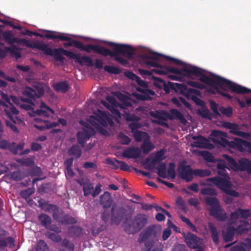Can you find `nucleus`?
Masks as SVG:
<instances>
[{
  "label": "nucleus",
  "mask_w": 251,
  "mask_h": 251,
  "mask_svg": "<svg viewBox=\"0 0 251 251\" xmlns=\"http://www.w3.org/2000/svg\"><path fill=\"white\" fill-rule=\"evenodd\" d=\"M117 47L121 49V51H117L115 54L116 55L113 56V57H114L115 60L120 63L121 65L126 66L128 65V61L126 59L120 57L119 55L122 54L124 56L130 58L133 55V50L131 46L122 44H119Z\"/></svg>",
  "instance_id": "obj_12"
},
{
  "label": "nucleus",
  "mask_w": 251,
  "mask_h": 251,
  "mask_svg": "<svg viewBox=\"0 0 251 251\" xmlns=\"http://www.w3.org/2000/svg\"><path fill=\"white\" fill-rule=\"evenodd\" d=\"M118 164L119 165L120 168L121 170L127 172H131V170L133 169V167L130 166L126 164L125 162L120 161L118 162Z\"/></svg>",
  "instance_id": "obj_59"
},
{
  "label": "nucleus",
  "mask_w": 251,
  "mask_h": 251,
  "mask_svg": "<svg viewBox=\"0 0 251 251\" xmlns=\"http://www.w3.org/2000/svg\"><path fill=\"white\" fill-rule=\"evenodd\" d=\"M139 74L146 78V76H148L149 79H151L152 78V73L155 72L159 75H165L166 72L164 70L159 69H153L151 71H149L144 69H139Z\"/></svg>",
  "instance_id": "obj_28"
},
{
  "label": "nucleus",
  "mask_w": 251,
  "mask_h": 251,
  "mask_svg": "<svg viewBox=\"0 0 251 251\" xmlns=\"http://www.w3.org/2000/svg\"><path fill=\"white\" fill-rule=\"evenodd\" d=\"M219 110L223 114L226 116L227 117H231L233 113L232 108L231 107H221L219 108Z\"/></svg>",
  "instance_id": "obj_58"
},
{
  "label": "nucleus",
  "mask_w": 251,
  "mask_h": 251,
  "mask_svg": "<svg viewBox=\"0 0 251 251\" xmlns=\"http://www.w3.org/2000/svg\"><path fill=\"white\" fill-rule=\"evenodd\" d=\"M151 79L153 80V85L157 88L162 89L165 84V82L164 80L159 77L152 76Z\"/></svg>",
  "instance_id": "obj_50"
},
{
  "label": "nucleus",
  "mask_w": 251,
  "mask_h": 251,
  "mask_svg": "<svg viewBox=\"0 0 251 251\" xmlns=\"http://www.w3.org/2000/svg\"><path fill=\"white\" fill-rule=\"evenodd\" d=\"M54 88L57 91L65 93L69 90V87L67 81H62L55 84Z\"/></svg>",
  "instance_id": "obj_41"
},
{
  "label": "nucleus",
  "mask_w": 251,
  "mask_h": 251,
  "mask_svg": "<svg viewBox=\"0 0 251 251\" xmlns=\"http://www.w3.org/2000/svg\"><path fill=\"white\" fill-rule=\"evenodd\" d=\"M156 169L157 170V174L159 176L163 178L167 177V175H166V165L165 163H160Z\"/></svg>",
  "instance_id": "obj_40"
},
{
  "label": "nucleus",
  "mask_w": 251,
  "mask_h": 251,
  "mask_svg": "<svg viewBox=\"0 0 251 251\" xmlns=\"http://www.w3.org/2000/svg\"><path fill=\"white\" fill-rule=\"evenodd\" d=\"M9 246L12 248L14 247V239L11 236L3 240L0 239V247Z\"/></svg>",
  "instance_id": "obj_44"
},
{
  "label": "nucleus",
  "mask_w": 251,
  "mask_h": 251,
  "mask_svg": "<svg viewBox=\"0 0 251 251\" xmlns=\"http://www.w3.org/2000/svg\"><path fill=\"white\" fill-rule=\"evenodd\" d=\"M178 172L181 178L186 182L191 181L194 178L193 170L190 165L180 164L178 168Z\"/></svg>",
  "instance_id": "obj_17"
},
{
  "label": "nucleus",
  "mask_w": 251,
  "mask_h": 251,
  "mask_svg": "<svg viewBox=\"0 0 251 251\" xmlns=\"http://www.w3.org/2000/svg\"><path fill=\"white\" fill-rule=\"evenodd\" d=\"M40 207L46 212L52 213L53 219L56 217L57 212L59 211L58 207L54 204H49L45 201H42L41 200L39 201Z\"/></svg>",
  "instance_id": "obj_24"
},
{
  "label": "nucleus",
  "mask_w": 251,
  "mask_h": 251,
  "mask_svg": "<svg viewBox=\"0 0 251 251\" xmlns=\"http://www.w3.org/2000/svg\"><path fill=\"white\" fill-rule=\"evenodd\" d=\"M194 175L200 177H205L209 176L211 174L210 171L207 169L202 170L197 169L193 170Z\"/></svg>",
  "instance_id": "obj_46"
},
{
  "label": "nucleus",
  "mask_w": 251,
  "mask_h": 251,
  "mask_svg": "<svg viewBox=\"0 0 251 251\" xmlns=\"http://www.w3.org/2000/svg\"><path fill=\"white\" fill-rule=\"evenodd\" d=\"M85 127L79 131L76 134L77 142L82 148L85 147V143L91 136L95 134V130L88 124H86Z\"/></svg>",
  "instance_id": "obj_14"
},
{
  "label": "nucleus",
  "mask_w": 251,
  "mask_h": 251,
  "mask_svg": "<svg viewBox=\"0 0 251 251\" xmlns=\"http://www.w3.org/2000/svg\"><path fill=\"white\" fill-rule=\"evenodd\" d=\"M161 230L160 226L153 225L147 227L140 235H159Z\"/></svg>",
  "instance_id": "obj_26"
},
{
  "label": "nucleus",
  "mask_w": 251,
  "mask_h": 251,
  "mask_svg": "<svg viewBox=\"0 0 251 251\" xmlns=\"http://www.w3.org/2000/svg\"><path fill=\"white\" fill-rule=\"evenodd\" d=\"M217 173L224 177L216 176L207 179V181H211L218 188L225 191L226 188L230 187V183L228 179L229 178L227 170L230 171L229 168L226 165V162L222 159L218 161L217 164Z\"/></svg>",
  "instance_id": "obj_5"
},
{
  "label": "nucleus",
  "mask_w": 251,
  "mask_h": 251,
  "mask_svg": "<svg viewBox=\"0 0 251 251\" xmlns=\"http://www.w3.org/2000/svg\"><path fill=\"white\" fill-rule=\"evenodd\" d=\"M70 234L74 233L73 235H81L82 233V229L77 226H72L69 229Z\"/></svg>",
  "instance_id": "obj_56"
},
{
  "label": "nucleus",
  "mask_w": 251,
  "mask_h": 251,
  "mask_svg": "<svg viewBox=\"0 0 251 251\" xmlns=\"http://www.w3.org/2000/svg\"><path fill=\"white\" fill-rule=\"evenodd\" d=\"M22 45H24L28 48L32 49H36L42 51L44 54L51 56H53L54 59L60 63H64L65 58L61 54L60 48L58 49H52L50 48L48 45L39 41L30 43L29 41L22 39Z\"/></svg>",
  "instance_id": "obj_4"
},
{
  "label": "nucleus",
  "mask_w": 251,
  "mask_h": 251,
  "mask_svg": "<svg viewBox=\"0 0 251 251\" xmlns=\"http://www.w3.org/2000/svg\"><path fill=\"white\" fill-rule=\"evenodd\" d=\"M55 36L57 37V38H56V39H59L61 41H69V42L68 43H64L63 45L65 47L73 46V41H74V40L72 39L69 37L65 35V34L56 32Z\"/></svg>",
  "instance_id": "obj_33"
},
{
  "label": "nucleus",
  "mask_w": 251,
  "mask_h": 251,
  "mask_svg": "<svg viewBox=\"0 0 251 251\" xmlns=\"http://www.w3.org/2000/svg\"><path fill=\"white\" fill-rule=\"evenodd\" d=\"M148 218L144 214H138L131 222L125 226L126 232L129 234H133L141 230L147 224Z\"/></svg>",
  "instance_id": "obj_9"
},
{
  "label": "nucleus",
  "mask_w": 251,
  "mask_h": 251,
  "mask_svg": "<svg viewBox=\"0 0 251 251\" xmlns=\"http://www.w3.org/2000/svg\"><path fill=\"white\" fill-rule=\"evenodd\" d=\"M164 154V151L163 150H160L158 151L156 153L154 158L152 159L151 161V164L153 165H155L157 164L160 163L164 159L163 157Z\"/></svg>",
  "instance_id": "obj_42"
},
{
  "label": "nucleus",
  "mask_w": 251,
  "mask_h": 251,
  "mask_svg": "<svg viewBox=\"0 0 251 251\" xmlns=\"http://www.w3.org/2000/svg\"><path fill=\"white\" fill-rule=\"evenodd\" d=\"M36 249L37 251H48L49 250L47 244L42 240L38 242Z\"/></svg>",
  "instance_id": "obj_55"
},
{
  "label": "nucleus",
  "mask_w": 251,
  "mask_h": 251,
  "mask_svg": "<svg viewBox=\"0 0 251 251\" xmlns=\"http://www.w3.org/2000/svg\"><path fill=\"white\" fill-rule=\"evenodd\" d=\"M38 220L41 225L45 228L51 224V218L46 214H40L38 216Z\"/></svg>",
  "instance_id": "obj_31"
},
{
  "label": "nucleus",
  "mask_w": 251,
  "mask_h": 251,
  "mask_svg": "<svg viewBox=\"0 0 251 251\" xmlns=\"http://www.w3.org/2000/svg\"><path fill=\"white\" fill-rule=\"evenodd\" d=\"M113 201L110 194L108 192H105L100 197V204L104 208H109Z\"/></svg>",
  "instance_id": "obj_27"
},
{
  "label": "nucleus",
  "mask_w": 251,
  "mask_h": 251,
  "mask_svg": "<svg viewBox=\"0 0 251 251\" xmlns=\"http://www.w3.org/2000/svg\"><path fill=\"white\" fill-rule=\"evenodd\" d=\"M141 148L143 153L148 154L154 148V146L150 142V140H145L144 141Z\"/></svg>",
  "instance_id": "obj_36"
},
{
  "label": "nucleus",
  "mask_w": 251,
  "mask_h": 251,
  "mask_svg": "<svg viewBox=\"0 0 251 251\" xmlns=\"http://www.w3.org/2000/svg\"><path fill=\"white\" fill-rule=\"evenodd\" d=\"M141 126V124L137 122H132L128 125L129 128L131 129V133L133 134L134 132L137 131V129Z\"/></svg>",
  "instance_id": "obj_64"
},
{
  "label": "nucleus",
  "mask_w": 251,
  "mask_h": 251,
  "mask_svg": "<svg viewBox=\"0 0 251 251\" xmlns=\"http://www.w3.org/2000/svg\"><path fill=\"white\" fill-rule=\"evenodd\" d=\"M54 219L56 221L64 225L73 224L76 223V220L69 214L64 213L61 211L57 212L56 217Z\"/></svg>",
  "instance_id": "obj_20"
},
{
  "label": "nucleus",
  "mask_w": 251,
  "mask_h": 251,
  "mask_svg": "<svg viewBox=\"0 0 251 251\" xmlns=\"http://www.w3.org/2000/svg\"><path fill=\"white\" fill-rule=\"evenodd\" d=\"M39 107L40 109L32 111L33 114L32 116L38 115L48 117L49 116V112H50L51 114L54 113V111L43 101L41 102Z\"/></svg>",
  "instance_id": "obj_22"
},
{
  "label": "nucleus",
  "mask_w": 251,
  "mask_h": 251,
  "mask_svg": "<svg viewBox=\"0 0 251 251\" xmlns=\"http://www.w3.org/2000/svg\"><path fill=\"white\" fill-rule=\"evenodd\" d=\"M199 115L203 118H206L209 120L212 119V114L208 109H203L199 112Z\"/></svg>",
  "instance_id": "obj_60"
},
{
  "label": "nucleus",
  "mask_w": 251,
  "mask_h": 251,
  "mask_svg": "<svg viewBox=\"0 0 251 251\" xmlns=\"http://www.w3.org/2000/svg\"><path fill=\"white\" fill-rule=\"evenodd\" d=\"M34 192V188H28L26 190H23L21 192V196L25 199H27L30 197V196L33 194Z\"/></svg>",
  "instance_id": "obj_57"
},
{
  "label": "nucleus",
  "mask_w": 251,
  "mask_h": 251,
  "mask_svg": "<svg viewBox=\"0 0 251 251\" xmlns=\"http://www.w3.org/2000/svg\"><path fill=\"white\" fill-rule=\"evenodd\" d=\"M101 103L106 107H107L108 109H110V110L111 111V112L115 115L116 116L121 118V113L116 108V105H112L110 106L106 101L102 100L101 101Z\"/></svg>",
  "instance_id": "obj_49"
},
{
  "label": "nucleus",
  "mask_w": 251,
  "mask_h": 251,
  "mask_svg": "<svg viewBox=\"0 0 251 251\" xmlns=\"http://www.w3.org/2000/svg\"><path fill=\"white\" fill-rule=\"evenodd\" d=\"M170 112L175 117V118L178 120L183 125L187 124V122L184 116L182 113L177 109H172L170 110Z\"/></svg>",
  "instance_id": "obj_35"
},
{
  "label": "nucleus",
  "mask_w": 251,
  "mask_h": 251,
  "mask_svg": "<svg viewBox=\"0 0 251 251\" xmlns=\"http://www.w3.org/2000/svg\"><path fill=\"white\" fill-rule=\"evenodd\" d=\"M133 135L135 140L137 142H140L142 141L144 142L146 139L150 140L149 134L144 131L137 130L133 133Z\"/></svg>",
  "instance_id": "obj_30"
},
{
  "label": "nucleus",
  "mask_w": 251,
  "mask_h": 251,
  "mask_svg": "<svg viewBox=\"0 0 251 251\" xmlns=\"http://www.w3.org/2000/svg\"><path fill=\"white\" fill-rule=\"evenodd\" d=\"M17 162L22 166L32 167L34 165L33 160L29 157L17 159Z\"/></svg>",
  "instance_id": "obj_43"
},
{
  "label": "nucleus",
  "mask_w": 251,
  "mask_h": 251,
  "mask_svg": "<svg viewBox=\"0 0 251 251\" xmlns=\"http://www.w3.org/2000/svg\"><path fill=\"white\" fill-rule=\"evenodd\" d=\"M77 182L80 185H84L83 187V195L85 197H87L90 195H92L93 190L94 189V186L92 183H86V184H82L80 182V180H77Z\"/></svg>",
  "instance_id": "obj_34"
},
{
  "label": "nucleus",
  "mask_w": 251,
  "mask_h": 251,
  "mask_svg": "<svg viewBox=\"0 0 251 251\" xmlns=\"http://www.w3.org/2000/svg\"><path fill=\"white\" fill-rule=\"evenodd\" d=\"M126 210L123 207L117 204L113 205L111 211V223L114 225H119L121 221L123 220L125 225L128 221V217L126 214Z\"/></svg>",
  "instance_id": "obj_10"
},
{
  "label": "nucleus",
  "mask_w": 251,
  "mask_h": 251,
  "mask_svg": "<svg viewBox=\"0 0 251 251\" xmlns=\"http://www.w3.org/2000/svg\"><path fill=\"white\" fill-rule=\"evenodd\" d=\"M105 43L106 45L112 47L113 51H112L109 49L104 47L97 45L96 52L105 57H106L107 56L113 57L114 55H116L115 54L117 51H121V49H120L119 48H118L117 47L119 46V44L109 41H106L105 42Z\"/></svg>",
  "instance_id": "obj_15"
},
{
  "label": "nucleus",
  "mask_w": 251,
  "mask_h": 251,
  "mask_svg": "<svg viewBox=\"0 0 251 251\" xmlns=\"http://www.w3.org/2000/svg\"><path fill=\"white\" fill-rule=\"evenodd\" d=\"M223 156L231 169L236 171H246L249 174H251V161L250 160L242 158L237 162L228 155L225 154Z\"/></svg>",
  "instance_id": "obj_8"
},
{
  "label": "nucleus",
  "mask_w": 251,
  "mask_h": 251,
  "mask_svg": "<svg viewBox=\"0 0 251 251\" xmlns=\"http://www.w3.org/2000/svg\"><path fill=\"white\" fill-rule=\"evenodd\" d=\"M240 216L238 208L230 214L228 225L226 228V235H240L242 233H248L249 224L246 220H239V223L235 222Z\"/></svg>",
  "instance_id": "obj_3"
},
{
  "label": "nucleus",
  "mask_w": 251,
  "mask_h": 251,
  "mask_svg": "<svg viewBox=\"0 0 251 251\" xmlns=\"http://www.w3.org/2000/svg\"><path fill=\"white\" fill-rule=\"evenodd\" d=\"M240 216L244 219H247L251 216L250 210L238 208Z\"/></svg>",
  "instance_id": "obj_63"
},
{
  "label": "nucleus",
  "mask_w": 251,
  "mask_h": 251,
  "mask_svg": "<svg viewBox=\"0 0 251 251\" xmlns=\"http://www.w3.org/2000/svg\"><path fill=\"white\" fill-rule=\"evenodd\" d=\"M163 56L157 53H152L150 54H142L140 55V58L141 60L147 65L151 67L162 69L163 68V66L156 61L159 60L160 56L164 57Z\"/></svg>",
  "instance_id": "obj_16"
},
{
  "label": "nucleus",
  "mask_w": 251,
  "mask_h": 251,
  "mask_svg": "<svg viewBox=\"0 0 251 251\" xmlns=\"http://www.w3.org/2000/svg\"><path fill=\"white\" fill-rule=\"evenodd\" d=\"M204 202L207 205L212 207H216L219 206V202L216 197H206L204 199Z\"/></svg>",
  "instance_id": "obj_39"
},
{
  "label": "nucleus",
  "mask_w": 251,
  "mask_h": 251,
  "mask_svg": "<svg viewBox=\"0 0 251 251\" xmlns=\"http://www.w3.org/2000/svg\"><path fill=\"white\" fill-rule=\"evenodd\" d=\"M4 111L7 117L9 118V121L11 122L13 124L20 125L24 123V122L20 118L13 115L19 113V111L15 106H12V107H10V108H4Z\"/></svg>",
  "instance_id": "obj_21"
},
{
  "label": "nucleus",
  "mask_w": 251,
  "mask_h": 251,
  "mask_svg": "<svg viewBox=\"0 0 251 251\" xmlns=\"http://www.w3.org/2000/svg\"><path fill=\"white\" fill-rule=\"evenodd\" d=\"M185 241L187 246L190 249L195 250V251H198L199 248H203V239L198 236H184Z\"/></svg>",
  "instance_id": "obj_18"
},
{
  "label": "nucleus",
  "mask_w": 251,
  "mask_h": 251,
  "mask_svg": "<svg viewBox=\"0 0 251 251\" xmlns=\"http://www.w3.org/2000/svg\"><path fill=\"white\" fill-rule=\"evenodd\" d=\"M235 140L236 141L237 147L239 148L240 147L243 148H249L251 147V143L247 140H243L241 139L236 138Z\"/></svg>",
  "instance_id": "obj_54"
},
{
  "label": "nucleus",
  "mask_w": 251,
  "mask_h": 251,
  "mask_svg": "<svg viewBox=\"0 0 251 251\" xmlns=\"http://www.w3.org/2000/svg\"><path fill=\"white\" fill-rule=\"evenodd\" d=\"M166 60L171 62L174 63L178 65H182V69L179 70L173 67H167L165 71L169 73L183 75L187 77L192 75L201 76L199 78L200 81L211 86H217L222 89L226 91V88H229L232 92L238 94H245L251 93V90L233 82L219 75H211V76H207L202 73V70L195 66L184 63L182 61L168 56H163Z\"/></svg>",
  "instance_id": "obj_1"
},
{
  "label": "nucleus",
  "mask_w": 251,
  "mask_h": 251,
  "mask_svg": "<svg viewBox=\"0 0 251 251\" xmlns=\"http://www.w3.org/2000/svg\"><path fill=\"white\" fill-rule=\"evenodd\" d=\"M45 94V89L42 85L36 84L30 86H25L22 90L23 97H20V101L25 103L21 104L20 107L25 110H34V101L37 99L42 97Z\"/></svg>",
  "instance_id": "obj_2"
},
{
  "label": "nucleus",
  "mask_w": 251,
  "mask_h": 251,
  "mask_svg": "<svg viewBox=\"0 0 251 251\" xmlns=\"http://www.w3.org/2000/svg\"><path fill=\"white\" fill-rule=\"evenodd\" d=\"M123 155L128 158H137L140 156V152L137 149L130 148L123 152Z\"/></svg>",
  "instance_id": "obj_32"
},
{
  "label": "nucleus",
  "mask_w": 251,
  "mask_h": 251,
  "mask_svg": "<svg viewBox=\"0 0 251 251\" xmlns=\"http://www.w3.org/2000/svg\"><path fill=\"white\" fill-rule=\"evenodd\" d=\"M95 116H91L90 117L98 122L100 125L97 124L95 126L98 131L103 135L108 134V131L104 128L108 125L111 126L114 125L112 119L105 112L100 110H97L94 113Z\"/></svg>",
  "instance_id": "obj_7"
},
{
  "label": "nucleus",
  "mask_w": 251,
  "mask_h": 251,
  "mask_svg": "<svg viewBox=\"0 0 251 251\" xmlns=\"http://www.w3.org/2000/svg\"><path fill=\"white\" fill-rule=\"evenodd\" d=\"M209 214L219 221H225L227 218L226 213L220 208V205L210 209Z\"/></svg>",
  "instance_id": "obj_23"
},
{
  "label": "nucleus",
  "mask_w": 251,
  "mask_h": 251,
  "mask_svg": "<svg viewBox=\"0 0 251 251\" xmlns=\"http://www.w3.org/2000/svg\"><path fill=\"white\" fill-rule=\"evenodd\" d=\"M118 137L122 145H129L131 142V139L122 132L118 134Z\"/></svg>",
  "instance_id": "obj_52"
},
{
  "label": "nucleus",
  "mask_w": 251,
  "mask_h": 251,
  "mask_svg": "<svg viewBox=\"0 0 251 251\" xmlns=\"http://www.w3.org/2000/svg\"><path fill=\"white\" fill-rule=\"evenodd\" d=\"M6 49L9 50V52L11 55L14 56L16 59L21 57V53L16 51L19 49L15 45H12V48L6 47Z\"/></svg>",
  "instance_id": "obj_51"
},
{
  "label": "nucleus",
  "mask_w": 251,
  "mask_h": 251,
  "mask_svg": "<svg viewBox=\"0 0 251 251\" xmlns=\"http://www.w3.org/2000/svg\"><path fill=\"white\" fill-rule=\"evenodd\" d=\"M201 154L206 161L211 163L215 162L214 157L210 152L208 151H201Z\"/></svg>",
  "instance_id": "obj_53"
},
{
  "label": "nucleus",
  "mask_w": 251,
  "mask_h": 251,
  "mask_svg": "<svg viewBox=\"0 0 251 251\" xmlns=\"http://www.w3.org/2000/svg\"><path fill=\"white\" fill-rule=\"evenodd\" d=\"M70 155L74 156L76 158H79L81 155V150L77 145H73L68 151Z\"/></svg>",
  "instance_id": "obj_37"
},
{
  "label": "nucleus",
  "mask_w": 251,
  "mask_h": 251,
  "mask_svg": "<svg viewBox=\"0 0 251 251\" xmlns=\"http://www.w3.org/2000/svg\"><path fill=\"white\" fill-rule=\"evenodd\" d=\"M207 141V140L206 138L205 140H203V139H200L198 141H196L193 143V147L198 148H204L205 147Z\"/></svg>",
  "instance_id": "obj_62"
},
{
  "label": "nucleus",
  "mask_w": 251,
  "mask_h": 251,
  "mask_svg": "<svg viewBox=\"0 0 251 251\" xmlns=\"http://www.w3.org/2000/svg\"><path fill=\"white\" fill-rule=\"evenodd\" d=\"M225 134L226 133L219 130H213L211 133V135L214 137L212 139L213 142L224 147H230V142L223 137Z\"/></svg>",
  "instance_id": "obj_19"
},
{
  "label": "nucleus",
  "mask_w": 251,
  "mask_h": 251,
  "mask_svg": "<svg viewBox=\"0 0 251 251\" xmlns=\"http://www.w3.org/2000/svg\"><path fill=\"white\" fill-rule=\"evenodd\" d=\"M61 52L62 54L66 55L67 57L70 59H75V62H77L80 65H83L84 63L88 67H91L94 65L92 59L89 56H80L78 54H75L74 52L67 50L60 47Z\"/></svg>",
  "instance_id": "obj_13"
},
{
  "label": "nucleus",
  "mask_w": 251,
  "mask_h": 251,
  "mask_svg": "<svg viewBox=\"0 0 251 251\" xmlns=\"http://www.w3.org/2000/svg\"><path fill=\"white\" fill-rule=\"evenodd\" d=\"M104 70L110 74L119 75L122 73V70L119 68L115 66L106 65L104 67Z\"/></svg>",
  "instance_id": "obj_48"
},
{
  "label": "nucleus",
  "mask_w": 251,
  "mask_h": 251,
  "mask_svg": "<svg viewBox=\"0 0 251 251\" xmlns=\"http://www.w3.org/2000/svg\"><path fill=\"white\" fill-rule=\"evenodd\" d=\"M176 164L174 162H171L169 164V167L167 170V177H170L171 179H174L176 178V174L175 172Z\"/></svg>",
  "instance_id": "obj_47"
},
{
  "label": "nucleus",
  "mask_w": 251,
  "mask_h": 251,
  "mask_svg": "<svg viewBox=\"0 0 251 251\" xmlns=\"http://www.w3.org/2000/svg\"><path fill=\"white\" fill-rule=\"evenodd\" d=\"M178 93L182 94H185L187 96H189L192 94L196 95L200 94L199 91L193 88H188L187 86L184 84H181Z\"/></svg>",
  "instance_id": "obj_29"
},
{
  "label": "nucleus",
  "mask_w": 251,
  "mask_h": 251,
  "mask_svg": "<svg viewBox=\"0 0 251 251\" xmlns=\"http://www.w3.org/2000/svg\"><path fill=\"white\" fill-rule=\"evenodd\" d=\"M160 236H140L139 242L145 243L144 251H162L163 245L160 242H155V239ZM159 240V238H157Z\"/></svg>",
  "instance_id": "obj_11"
},
{
  "label": "nucleus",
  "mask_w": 251,
  "mask_h": 251,
  "mask_svg": "<svg viewBox=\"0 0 251 251\" xmlns=\"http://www.w3.org/2000/svg\"><path fill=\"white\" fill-rule=\"evenodd\" d=\"M188 84L194 88H198L200 89H203L205 88L204 84H202L199 82L194 81H188L187 82Z\"/></svg>",
  "instance_id": "obj_61"
},
{
  "label": "nucleus",
  "mask_w": 251,
  "mask_h": 251,
  "mask_svg": "<svg viewBox=\"0 0 251 251\" xmlns=\"http://www.w3.org/2000/svg\"><path fill=\"white\" fill-rule=\"evenodd\" d=\"M2 37L8 44L14 45L15 43H17L21 45L22 39L14 37V35L12 33L11 31L8 30L2 32Z\"/></svg>",
  "instance_id": "obj_25"
},
{
  "label": "nucleus",
  "mask_w": 251,
  "mask_h": 251,
  "mask_svg": "<svg viewBox=\"0 0 251 251\" xmlns=\"http://www.w3.org/2000/svg\"><path fill=\"white\" fill-rule=\"evenodd\" d=\"M201 193L204 196H216L217 195L216 189L210 187L202 188L201 190Z\"/></svg>",
  "instance_id": "obj_45"
},
{
  "label": "nucleus",
  "mask_w": 251,
  "mask_h": 251,
  "mask_svg": "<svg viewBox=\"0 0 251 251\" xmlns=\"http://www.w3.org/2000/svg\"><path fill=\"white\" fill-rule=\"evenodd\" d=\"M128 78L132 80H135L138 85V87H136L137 91L140 93H136L135 97L137 99L140 100H148L152 99V96L155 95V92L149 88V85L141 78L132 72H128L127 75Z\"/></svg>",
  "instance_id": "obj_6"
},
{
  "label": "nucleus",
  "mask_w": 251,
  "mask_h": 251,
  "mask_svg": "<svg viewBox=\"0 0 251 251\" xmlns=\"http://www.w3.org/2000/svg\"><path fill=\"white\" fill-rule=\"evenodd\" d=\"M46 32H47V33L45 34H42L41 33L34 32L33 35H35L37 37H39L41 38H45L47 39H56L57 37L55 36L56 32L53 31H50V30H46Z\"/></svg>",
  "instance_id": "obj_38"
}]
</instances>
